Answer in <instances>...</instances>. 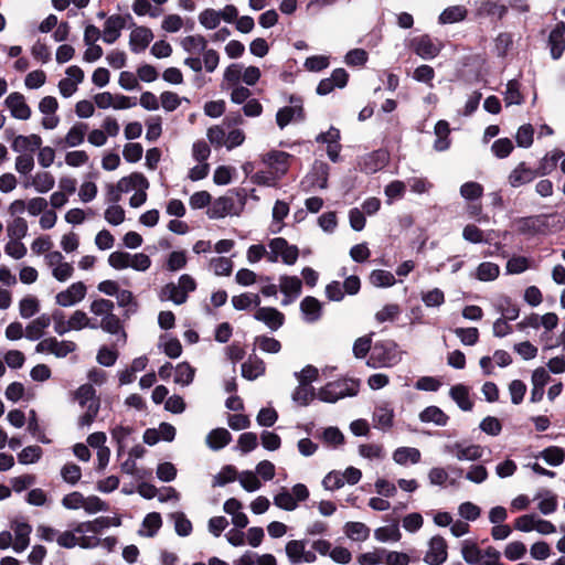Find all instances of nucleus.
<instances>
[{
    "instance_id": "obj_1",
    "label": "nucleus",
    "mask_w": 565,
    "mask_h": 565,
    "mask_svg": "<svg viewBox=\"0 0 565 565\" xmlns=\"http://www.w3.org/2000/svg\"><path fill=\"white\" fill-rule=\"evenodd\" d=\"M401 361V351L393 340L376 341L369 355L367 365L372 367H386L396 365Z\"/></svg>"
},
{
    "instance_id": "obj_2",
    "label": "nucleus",
    "mask_w": 565,
    "mask_h": 565,
    "mask_svg": "<svg viewBox=\"0 0 565 565\" xmlns=\"http://www.w3.org/2000/svg\"><path fill=\"white\" fill-rule=\"evenodd\" d=\"M72 401L77 402L82 408H86L78 418V426L81 428L90 426L100 409V397L96 395V391H74Z\"/></svg>"
},
{
    "instance_id": "obj_3",
    "label": "nucleus",
    "mask_w": 565,
    "mask_h": 565,
    "mask_svg": "<svg viewBox=\"0 0 565 565\" xmlns=\"http://www.w3.org/2000/svg\"><path fill=\"white\" fill-rule=\"evenodd\" d=\"M360 391H340L334 394L333 391H294L292 401L299 406H308L312 401L318 398L324 403H335L344 397L356 396Z\"/></svg>"
},
{
    "instance_id": "obj_4",
    "label": "nucleus",
    "mask_w": 565,
    "mask_h": 565,
    "mask_svg": "<svg viewBox=\"0 0 565 565\" xmlns=\"http://www.w3.org/2000/svg\"><path fill=\"white\" fill-rule=\"evenodd\" d=\"M268 246L270 248L268 260L271 263H276L278 260V256L281 257V260L286 265H294L298 259V247L296 245H290L284 237L273 238Z\"/></svg>"
},
{
    "instance_id": "obj_5",
    "label": "nucleus",
    "mask_w": 565,
    "mask_h": 565,
    "mask_svg": "<svg viewBox=\"0 0 565 565\" xmlns=\"http://www.w3.org/2000/svg\"><path fill=\"white\" fill-rule=\"evenodd\" d=\"M126 19H130V26H135L130 13H126L125 15L113 14L106 19L103 36L104 42L113 44L119 39L121 30L126 28Z\"/></svg>"
},
{
    "instance_id": "obj_6",
    "label": "nucleus",
    "mask_w": 565,
    "mask_h": 565,
    "mask_svg": "<svg viewBox=\"0 0 565 565\" xmlns=\"http://www.w3.org/2000/svg\"><path fill=\"white\" fill-rule=\"evenodd\" d=\"M411 49L423 60H433L440 53V45L428 34L414 38Z\"/></svg>"
},
{
    "instance_id": "obj_7",
    "label": "nucleus",
    "mask_w": 565,
    "mask_h": 565,
    "mask_svg": "<svg viewBox=\"0 0 565 565\" xmlns=\"http://www.w3.org/2000/svg\"><path fill=\"white\" fill-rule=\"evenodd\" d=\"M447 542L440 535H435L429 541V551L424 557V562L429 565H441L447 561Z\"/></svg>"
},
{
    "instance_id": "obj_8",
    "label": "nucleus",
    "mask_w": 565,
    "mask_h": 565,
    "mask_svg": "<svg viewBox=\"0 0 565 565\" xmlns=\"http://www.w3.org/2000/svg\"><path fill=\"white\" fill-rule=\"evenodd\" d=\"M86 290L84 282H73L67 289L56 295L55 301L61 307H71L85 298Z\"/></svg>"
},
{
    "instance_id": "obj_9",
    "label": "nucleus",
    "mask_w": 565,
    "mask_h": 565,
    "mask_svg": "<svg viewBox=\"0 0 565 565\" xmlns=\"http://www.w3.org/2000/svg\"><path fill=\"white\" fill-rule=\"evenodd\" d=\"M6 106L10 109L11 116L20 120H26L31 117V108L25 103V98L21 93H11L4 100Z\"/></svg>"
},
{
    "instance_id": "obj_10",
    "label": "nucleus",
    "mask_w": 565,
    "mask_h": 565,
    "mask_svg": "<svg viewBox=\"0 0 565 565\" xmlns=\"http://www.w3.org/2000/svg\"><path fill=\"white\" fill-rule=\"evenodd\" d=\"M257 321L264 322L270 330H278L285 322V316L274 307H260L254 313Z\"/></svg>"
},
{
    "instance_id": "obj_11",
    "label": "nucleus",
    "mask_w": 565,
    "mask_h": 565,
    "mask_svg": "<svg viewBox=\"0 0 565 565\" xmlns=\"http://www.w3.org/2000/svg\"><path fill=\"white\" fill-rule=\"evenodd\" d=\"M565 22L556 23L548 35V46L553 60H558L565 51Z\"/></svg>"
},
{
    "instance_id": "obj_12",
    "label": "nucleus",
    "mask_w": 565,
    "mask_h": 565,
    "mask_svg": "<svg viewBox=\"0 0 565 565\" xmlns=\"http://www.w3.org/2000/svg\"><path fill=\"white\" fill-rule=\"evenodd\" d=\"M373 422L375 423V427L382 430L391 429L394 424V409L392 405L387 402L377 404L373 412Z\"/></svg>"
},
{
    "instance_id": "obj_13",
    "label": "nucleus",
    "mask_w": 565,
    "mask_h": 565,
    "mask_svg": "<svg viewBox=\"0 0 565 565\" xmlns=\"http://www.w3.org/2000/svg\"><path fill=\"white\" fill-rule=\"evenodd\" d=\"M153 39L152 31L146 26H137L130 33L129 45L134 53L145 51Z\"/></svg>"
},
{
    "instance_id": "obj_14",
    "label": "nucleus",
    "mask_w": 565,
    "mask_h": 565,
    "mask_svg": "<svg viewBox=\"0 0 565 565\" xmlns=\"http://www.w3.org/2000/svg\"><path fill=\"white\" fill-rule=\"evenodd\" d=\"M335 370V367H326L319 372V370L313 365L305 366L300 372H296L295 375L299 382L297 388H306V386H310L313 381H317L320 377L328 379V373Z\"/></svg>"
},
{
    "instance_id": "obj_15",
    "label": "nucleus",
    "mask_w": 565,
    "mask_h": 565,
    "mask_svg": "<svg viewBox=\"0 0 565 565\" xmlns=\"http://www.w3.org/2000/svg\"><path fill=\"white\" fill-rule=\"evenodd\" d=\"M539 175L536 169L527 168L525 162H521L512 170L509 175V183L513 188H519L523 184L530 183Z\"/></svg>"
},
{
    "instance_id": "obj_16",
    "label": "nucleus",
    "mask_w": 565,
    "mask_h": 565,
    "mask_svg": "<svg viewBox=\"0 0 565 565\" xmlns=\"http://www.w3.org/2000/svg\"><path fill=\"white\" fill-rule=\"evenodd\" d=\"M235 203L232 196H220L207 209L206 214L209 218L216 220L225 217L227 214L233 213Z\"/></svg>"
},
{
    "instance_id": "obj_17",
    "label": "nucleus",
    "mask_w": 565,
    "mask_h": 565,
    "mask_svg": "<svg viewBox=\"0 0 565 565\" xmlns=\"http://www.w3.org/2000/svg\"><path fill=\"white\" fill-rule=\"evenodd\" d=\"M300 311L303 315L305 321L313 323L321 318L322 306L317 298L307 296L300 302Z\"/></svg>"
},
{
    "instance_id": "obj_18",
    "label": "nucleus",
    "mask_w": 565,
    "mask_h": 565,
    "mask_svg": "<svg viewBox=\"0 0 565 565\" xmlns=\"http://www.w3.org/2000/svg\"><path fill=\"white\" fill-rule=\"evenodd\" d=\"M119 192L127 193L134 189L147 190L149 188L148 179L140 172H132L131 174L121 178L117 182Z\"/></svg>"
},
{
    "instance_id": "obj_19",
    "label": "nucleus",
    "mask_w": 565,
    "mask_h": 565,
    "mask_svg": "<svg viewBox=\"0 0 565 565\" xmlns=\"http://www.w3.org/2000/svg\"><path fill=\"white\" fill-rule=\"evenodd\" d=\"M518 232L523 235H536L543 232L544 221L541 216L520 217L515 221Z\"/></svg>"
},
{
    "instance_id": "obj_20",
    "label": "nucleus",
    "mask_w": 565,
    "mask_h": 565,
    "mask_svg": "<svg viewBox=\"0 0 565 565\" xmlns=\"http://www.w3.org/2000/svg\"><path fill=\"white\" fill-rule=\"evenodd\" d=\"M51 324V317L46 313L41 315L25 328V338L31 341L41 339L44 334V330Z\"/></svg>"
},
{
    "instance_id": "obj_21",
    "label": "nucleus",
    "mask_w": 565,
    "mask_h": 565,
    "mask_svg": "<svg viewBox=\"0 0 565 565\" xmlns=\"http://www.w3.org/2000/svg\"><path fill=\"white\" fill-rule=\"evenodd\" d=\"M232 440L231 433L225 428L212 429L206 436V445L212 450H221Z\"/></svg>"
},
{
    "instance_id": "obj_22",
    "label": "nucleus",
    "mask_w": 565,
    "mask_h": 565,
    "mask_svg": "<svg viewBox=\"0 0 565 565\" xmlns=\"http://www.w3.org/2000/svg\"><path fill=\"white\" fill-rule=\"evenodd\" d=\"M291 154L284 151H271L266 154L264 162L275 169L276 173L285 174L288 171V161Z\"/></svg>"
},
{
    "instance_id": "obj_23",
    "label": "nucleus",
    "mask_w": 565,
    "mask_h": 565,
    "mask_svg": "<svg viewBox=\"0 0 565 565\" xmlns=\"http://www.w3.org/2000/svg\"><path fill=\"white\" fill-rule=\"evenodd\" d=\"M542 499L537 505L542 514L548 515L557 509V495L551 490H541L534 497V500Z\"/></svg>"
},
{
    "instance_id": "obj_24",
    "label": "nucleus",
    "mask_w": 565,
    "mask_h": 565,
    "mask_svg": "<svg viewBox=\"0 0 565 565\" xmlns=\"http://www.w3.org/2000/svg\"><path fill=\"white\" fill-rule=\"evenodd\" d=\"M420 451L414 447H399L393 452L396 463L405 466L407 462L417 463L420 461Z\"/></svg>"
},
{
    "instance_id": "obj_25",
    "label": "nucleus",
    "mask_w": 565,
    "mask_h": 565,
    "mask_svg": "<svg viewBox=\"0 0 565 565\" xmlns=\"http://www.w3.org/2000/svg\"><path fill=\"white\" fill-rule=\"evenodd\" d=\"M32 527L28 523H18L14 529L15 542L13 544V550L17 553L23 552L30 544V533Z\"/></svg>"
},
{
    "instance_id": "obj_26",
    "label": "nucleus",
    "mask_w": 565,
    "mask_h": 565,
    "mask_svg": "<svg viewBox=\"0 0 565 565\" xmlns=\"http://www.w3.org/2000/svg\"><path fill=\"white\" fill-rule=\"evenodd\" d=\"M423 423H434L438 426H446L449 417L437 406H428L419 414Z\"/></svg>"
},
{
    "instance_id": "obj_27",
    "label": "nucleus",
    "mask_w": 565,
    "mask_h": 565,
    "mask_svg": "<svg viewBox=\"0 0 565 565\" xmlns=\"http://www.w3.org/2000/svg\"><path fill=\"white\" fill-rule=\"evenodd\" d=\"M535 457L542 458L550 466L557 467L565 460V450L558 446H550Z\"/></svg>"
},
{
    "instance_id": "obj_28",
    "label": "nucleus",
    "mask_w": 565,
    "mask_h": 565,
    "mask_svg": "<svg viewBox=\"0 0 565 565\" xmlns=\"http://www.w3.org/2000/svg\"><path fill=\"white\" fill-rule=\"evenodd\" d=\"M142 526L147 527V532L139 530L138 534L141 536L153 537L162 526L161 514L159 512L148 513L142 521Z\"/></svg>"
},
{
    "instance_id": "obj_29",
    "label": "nucleus",
    "mask_w": 565,
    "mask_h": 565,
    "mask_svg": "<svg viewBox=\"0 0 565 565\" xmlns=\"http://www.w3.org/2000/svg\"><path fill=\"white\" fill-rule=\"evenodd\" d=\"M563 156L564 153L559 149H555L552 152L545 154V157L540 161V164L536 168L539 175L543 177L550 174L556 168L557 162Z\"/></svg>"
},
{
    "instance_id": "obj_30",
    "label": "nucleus",
    "mask_w": 565,
    "mask_h": 565,
    "mask_svg": "<svg viewBox=\"0 0 565 565\" xmlns=\"http://www.w3.org/2000/svg\"><path fill=\"white\" fill-rule=\"evenodd\" d=\"M462 558L469 565H477L481 563L482 551L479 548L476 542L463 541L461 547Z\"/></svg>"
},
{
    "instance_id": "obj_31",
    "label": "nucleus",
    "mask_w": 565,
    "mask_h": 565,
    "mask_svg": "<svg viewBox=\"0 0 565 565\" xmlns=\"http://www.w3.org/2000/svg\"><path fill=\"white\" fill-rule=\"evenodd\" d=\"M467 17V9L463 6L446 8L439 15V23L450 24L462 21Z\"/></svg>"
},
{
    "instance_id": "obj_32",
    "label": "nucleus",
    "mask_w": 565,
    "mask_h": 565,
    "mask_svg": "<svg viewBox=\"0 0 565 565\" xmlns=\"http://www.w3.org/2000/svg\"><path fill=\"white\" fill-rule=\"evenodd\" d=\"M302 282L297 276L282 275L280 277V290L285 296L297 298L301 294Z\"/></svg>"
},
{
    "instance_id": "obj_33",
    "label": "nucleus",
    "mask_w": 565,
    "mask_h": 565,
    "mask_svg": "<svg viewBox=\"0 0 565 565\" xmlns=\"http://www.w3.org/2000/svg\"><path fill=\"white\" fill-rule=\"evenodd\" d=\"M265 372V364L264 362L255 358L254 360L249 358L246 362L242 364V375L243 377L247 380H255L259 375H262Z\"/></svg>"
},
{
    "instance_id": "obj_34",
    "label": "nucleus",
    "mask_w": 565,
    "mask_h": 565,
    "mask_svg": "<svg viewBox=\"0 0 565 565\" xmlns=\"http://www.w3.org/2000/svg\"><path fill=\"white\" fill-rule=\"evenodd\" d=\"M330 167L327 162L316 160L312 166L311 174L313 177V181L320 189L328 188V178H329Z\"/></svg>"
},
{
    "instance_id": "obj_35",
    "label": "nucleus",
    "mask_w": 565,
    "mask_h": 565,
    "mask_svg": "<svg viewBox=\"0 0 565 565\" xmlns=\"http://www.w3.org/2000/svg\"><path fill=\"white\" fill-rule=\"evenodd\" d=\"M456 450V457L458 460H478L482 456V448L479 445H471L463 447L461 444L456 443L454 445Z\"/></svg>"
},
{
    "instance_id": "obj_36",
    "label": "nucleus",
    "mask_w": 565,
    "mask_h": 565,
    "mask_svg": "<svg viewBox=\"0 0 565 565\" xmlns=\"http://www.w3.org/2000/svg\"><path fill=\"white\" fill-rule=\"evenodd\" d=\"M194 373V367L186 362H182L174 369V383L182 386L190 385L193 381Z\"/></svg>"
},
{
    "instance_id": "obj_37",
    "label": "nucleus",
    "mask_w": 565,
    "mask_h": 565,
    "mask_svg": "<svg viewBox=\"0 0 565 565\" xmlns=\"http://www.w3.org/2000/svg\"><path fill=\"white\" fill-rule=\"evenodd\" d=\"M520 83L518 79H510L504 92V102L507 106L521 105L524 98L520 92Z\"/></svg>"
},
{
    "instance_id": "obj_38",
    "label": "nucleus",
    "mask_w": 565,
    "mask_h": 565,
    "mask_svg": "<svg viewBox=\"0 0 565 565\" xmlns=\"http://www.w3.org/2000/svg\"><path fill=\"white\" fill-rule=\"evenodd\" d=\"M370 282L375 287L385 288L395 285L396 279L394 275L388 270L374 269L370 274Z\"/></svg>"
},
{
    "instance_id": "obj_39",
    "label": "nucleus",
    "mask_w": 565,
    "mask_h": 565,
    "mask_svg": "<svg viewBox=\"0 0 565 565\" xmlns=\"http://www.w3.org/2000/svg\"><path fill=\"white\" fill-rule=\"evenodd\" d=\"M170 519L174 521V530L179 536L184 537L192 533V523L183 512H173L170 514Z\"/></svg>"
},
{
    "instance_id": "obj_40",
    "label": "nucleus",
    "mask_w": 565,
    "mask_h": 565,
    "mask_svg": "<svg viewBox=\"0 0 565 565\" xmlns=\"http://www.w3.org/2000/svg\"><path fill=\"white\" fill-rule=\"evenodd\" d=\"M306 547V541L303 540H292L286 544V554L288 556L289 562L292 565H297L301 563V556L303 554V548Z\"/></svg>"
},
{
    "instance_id": "obj_41",
    "label": "nucleus",
    "mask_w": 565,
    "mask_h": 565,
    "mask_svg": "<svg viewBox=\"0 0 565 565\" xmlns=\"http://www.w3.org/2000/svg\"><path fill=\"white\" fill-rule=\"evenodd\" d=\"M54 177L50 172L36 173L31 182V185H33L39 193L49 192L54 188Z\"/></svg>"
},
{
    "instance_id": "obj_42",
    "label": "nucleus",
    "mask_w": 565,
    "mask_h": 565,
    "mask_svg": "<svg viewBox=\"0 0 565 565\" xmlns=\"http://www.w3.org/2000/svg\"><path fill=\"white\" fill-rule=\"evenodd\" d=\"M500 268L497 264L483 262L477 267L476 277L481 281H492L498 278Z\"/></svg>"
},
{
    "instance_id": "obj_43",
    "label": "nucleus",
    "mask_w": 565,
    "mask_h": 565,
    "mask_svg": "<svg viewBox=\"0 0 565 565\" xmlns=\"http://www.w3.org/2000/svg\"><path fill=\"white\" fill-rule=\"evenodd\" d=\"M344 529L345 534L354 541H365L370 535V529L361 522H348Z\"/></svg>"
},
{
    "instance_id": "obj_44",
    "label": "nucleus",
    "mask_w": 565,
    "mask_h": 565,
    "mask_svg": "<svg viewBox=\"0 0 565 565\" xmlns=\"http://www.w3.org/2000/svg\"><path fill=\"white\" fill-rule=\"evenodd\" d=\"M361 380L354 375L347 374L335 381L327 382L321 388H359Z\"/></svg>"
},
{
    "instance_id": "obj_45",
    "label": "nucleus",
    "mask_w": 565,
    "mask_h": 565,
    "mask_svg": "<svg viewBox=\"0 0 565 565\" xmlns=\"http://www.w3.org/2000/svg\"><path fill=\"white\" fill-rule=\"evenodd\" d=\"M8 236L12 239H22L28 234V223L23 217H15L7 226Z\"/></svg>"
},
{
    "instance_id": "obj_46",
    "label": "nucleus",
    "mask_w": 565,
    "mask_h": 565,
    "mask_svg": "<svg viewBox=\"0 0 565 565\" xmlns=\"http://www.w3.org/2000/svg\"><path fill=\"white\" fill-rule=\"evenodd\" d=\"M181 45L188 53L203 52L206 49L207 41L203 35H189L182 40Z\"/></svg>"
},
{
    "instance_id": "obj_47",
    "label": "nucleus",
    "mask_w": 565,
    "mask_h": 565,
    "mask_svg": "<svg viewBox=\"0 0 565 565\" xmlns=\"http://www.w3.org/2000/svg\"><path fill=\"white\" fill-rule=\"evenodd\" d=\"M40 310L39 300L33 296H26L19 302L20 316L24 319L33 317Z\"/></svg>"
},
{
    "instance_id": "obj_48",
    "label": "nucleus",
    "mask_w": 565,
    "mask_h": 565,
    "mask_svg": "<svg viewBox=\"0 0 565 565\" xmlns=\"http://www.w3.org/2000/svg\"><path fill=\"white\" fill-rule=\"evenodd\" d=\"M87 125L83 122L75 124L67 132L65 142L70 147H76L84 141Z\"/></svg>"
},
{
    "instance_id": "obj_49",
    "label": "nucleus",
    "mask_w": 565,
    "mask_h": 565,
    "mask_svg": "<svg viewBox=\"0 0 565 565\" xmlns=\"http://www.w3.org/2000/svg\"><path fill=\"white\" fill-rule=\"evenodd\" d=\"M237 469L232 465L224 466L221 471L214 476L213 487H224L225 484L236 480Z\"/></svg>"
},
{
    "instance_id": "obj_50",
    "label": "nucleus",
    "mask_w": 565,
    "mask_h": 565,
    "mask_svg": "<svg viewBox=\"0 0 565 565\" xmlns=\"http://www.w3.org/2000/svg\"><path fill=\"white\" fill-rule=\"evenodd\" d=\"M100 328L110 333V334H117L121 332V337L124 338V341L126 340V333L122 330V326L120 322V319L116 315H106L102 321H100Z\"/></svg>"
},
{
    "instance_id": "obj_51",
    "label": "nucleus",
    "mask_w": 565,
    "mask_h": 565,
    "mask_svg": "<svg viewBox=\"0 0 565 565\" xmlns=\"http://www.w3.org/2000/svg\"><path fill=\"white\" fill-rule=\"evenodd\" d=\"M164 296L178 306L188 300V296L184 292H181L180 287L173 282H169L162 288L161 298Z\"/></svg>"
},
{
    "instance_id": "obj_52",
    "label": "nucleus",
    "mask_w": 565,
    "mask_h": 565,
    "mask_svg": "<svg viewBox=\"0 0 565 565\" xmlns=\"http://www.w3.org/2000/svg\"><path fill=\"white\" fill-rule=\"evenodd\" d=\"M274 504L285 511H294L298 507L296 499L286 488L274 497Z\"/></svg>"
},
{
    "instance_id": "obj_53",
    "label": "nucleus",
    "mask_w": 565,
    "mask_h": 565,
    "mask_svg": "<svg viewBox=\"0 0 565 565\" xmlns=\"http://www.w3.org/2000/svg\"><path fill=\"white\" fill-rule=\"evenodd\" d=\"M43 450L40 446H28L18 454V461L21 465H29L39 461Z\"/></svg>"
},
{
    "instance_id": "obj_54",
    "label": "nucleus",
    "mask_w": 565,
    "mask_h": 565,
    "mask_svg": "<svg viewBox=\"0 0 565 565\" xmlns=\"http://www.w3.org/2000/svg\"><path fill=\"white\" fill-rule=\"evenodd\" d=\"M374 537L380 542L399 541L401 532L398 525L381 526L374 531Z\"/></svg>"
},
{
    "instance_id": "obj_55",
    "label": "nucleus",
    "mask_w": 565,
    "mask_h": 565,
    "mask_svg": "<svg viewBox=\"0 0 565 565\" xmlns=\"http://www.w3.org/2000/svg\"><path fill=\"white\" fill-rule=\"evenodd\" d=\"M61 476L65 482L75 484L82 477L81 467L74 462H67L62 467Z\"/></svg>"
},
{
    "instance_id": "obj_56",
    "label": "nucleus",
    "mask_w": 565,
    "mask_h": 565,
    "mask_svg": "<svg viewBox=\"0 0 565 565\" xmlns=\"http://www.w3.org/2000/svg\"><path fill=\"white\" fill-rule=\"evenodd\" d=\"M460 194L466 200L475 201L482 196L483 188L478 182H466L460 186Z\"/></svg>"
},
{
    "instance_id": "obj_57",
    "label": "nucleus",
    "mask_w": 565,
    "mask_h": 565,
    "mask_svg": "<svg viewBox=\"0 0 565 565\" xmlns=\"http://www.w3.org/2000/svg\"><path fill=\"white\" fill-rule=\"evenodd\" d=\"M534 128L531 124L522 125L516 132L515 140L519 147L529 148L533 143Z\"/></svg>"
},
{
    "instance_id": "obj_58",
    "label": "nucleus",
    "mask_w": 565,
    "mask_h": 565,
    "mask_svg": "<svg viewBox=\"0 0 565 565\" xmlns=\"http://www.w3.org/2000/svg\"><path fill=\"white\" fill-rule=\"evenodd\" d=\"M258 446V438L255 433L247 431L243 433L237 440V448L243 454L253 451Z\"/></svg>"
},
{
    "instance_id": "obj_59",
    "label": "nucleus",
    "mask_w": 565,
    "mask_h": 565,
    "mask_svg": "<svg viewBox=\"0 0 565 565\" xmlns=\"http://www.w3.org/2000/svg\"><path fill=\"white\" fill-rule=\"evenodd\" d=\"M178 470L172 462L166 461L157 466V478L163 482H171L177 478Z\"/></svg>"
},
{
    "instance_id": "obj_60",
    "label": "nucleus",
    "mask_w": 565,
    "mask_h": 565,
    "mask_svg": "<svg viewBox=\"0 0 565 565\" xmlns=\"http://www.w3.org/2000/svg\"><path fill=\"white\" fill-rule=\"evenodd\" d=\"M513 148L514 146L509 138H500L491 146L493 154L500 159L507 158L512 152Z\"/></svg>"
},
{
    "instance_id": "obj_61",
    "label": "nucleus",
    "mask_w": 565,
    "mask_h": 565,
    "mask_svg": "<svg viewBox=\"0 0 565 565\" xmlns=\"http://www.w3.org/2000/svg\"><path fill=\"white\" fill-rule=\"evenodd\" d=\"M131 255L126 252H114L108 256V264L114 269L121 270L128 268L130 265Z\"/></svg>"
},
{
    "instance_id": "obj_62",
    "label": "nucleus",
    "mask_w": 565,
    "mask_h": 565,
    "mask_svg": "<svg viewBox=\"0 0 565 565\" xmlns=\"http://www.w3.org/2000/svg\"><path fill=\"white\" fill-rule=\"evenodd\" d=\"M199 21L204 28L213 30L217 28L221 22L220 13L214 9H205L200 13Z\"/></svg>"
},
{
    "instance_id": "obj_63",
    "label": "nucleus",
    "mask_w": 565,
    "mask_h": 565,
    "mask_svg": "<svg viewBox=\"0 0 565 565\" xmlns=\"http://www.w3.org/2000/svg\"><path fill=\"white\" fill-rule=\"evenodd\" d=\"M278 419V413L273 407H263L256 417L257 424L263 427H271Z\"/></svg>"
},
{
    "instance_id": "obj_64",
    "label": "nucleus",
    "mask_w": 565,
    "mask_h": 565,
    "mask_svg": "<svg viewBox=\"0 0 565 565\" xmlns=\"http://www.w3.org/2000/svg\"><path fill=\"white\" fill-rule=\"evenodd\" d=\"M455 333L465 345H475L479 340V331L473 327L457 328Z\"/></svg>"
}]
</instances>
